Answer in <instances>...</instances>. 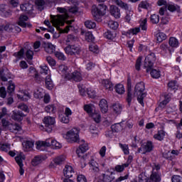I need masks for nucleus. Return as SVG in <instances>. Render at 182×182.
<instances>
[{
  "label": "nucleus",
  "instance_id": "36",
  "mask_svg": "<svg viewBox=\"0 0 182 182\" xmlns=\"http://www.w3.org/2000/svg\"><path fill=\"white\" fill-rule=\"evenodd\" d=\"M90 168L92 170V171L97 173L99 171V163L95 160H92L90 162Z\"/></svg>",
  "mask_w": 182,
  "mask_h": 182
},
{
  "label": "nucleus",
  "instance_id": "51",
  "mask_svg": "<svg viewBox=\"0 0 182 182\" xmlns=\"http://www.w3.org/2000/svg\"><path fill=\"white\" fill-rule=\"evenodd\" d=\"M45 110L47 113H56V107L53 105H49L46 107Z\"/></svg>",
  "mask_w": 182,
  "mask_h": 182
},
{
  "label": "nucleus",
  "instance_id": "31",
  "mask_svg": "<svg viewBox=\"0 0 182 182\" xmlns=\"http://www.w3.org/2000/svg\"><path fill=\"white\" fill-rule=\"evenodd\" d=\"M89 132L92 135V137H99V129L96 127V125H90Z\"/></svg>",
  "mask_w": 182,
  "mask_h": 182
},
{
  "label": "nucleus",
  "instance_id": "27",
  "mask_svg": "<svg viewBox=\"0 0 182 182\" xmlns=\"http://www.w3.org/2000/svg\"><path fill=\"white\" fill-rule=\"evenodd\" d=\"M28 75L33 76L34 79H36V82H41V77L38 74V71L33 67H30L28 69Z\"/></svg>",
  "mask_w": 182,
  "mask_h": 182
},
{
  "label": "nucleus",
  "instance_id": "50",
  "mask_svg": "<svg viewBox=\"0 0 182 182\" xmlns=\"http://www.w3.org/2000/svg\"><path fill=\"white\" fill-rule=\"evenodd\" d=\"M105 38H107V39H109V41H113V39H114V38H116V32L115 31H107L105 33Z\"/></svg>",
  "mask_w": 182,
  "mask_h": 182
},
{
  "label": "nucleus",
  "instance_id": "35",
  "mask_svg": "<svg viewBox=\"0 0 182 182\" xmlns=\"http://www.w3.org/2000/svg\"><path fill=\"white\" fill-rule=\"evenodd\" d=\"M166 132L161 129L158 131V132L154 135V139H155L156 140H159V141H161V140H164Z\"/></svg>",
  "mask_w": 182,
  "mask_h": 182
},
{
  "label": "nucleus",
  "instance_id": "47",
  "mask_svg": "<svg viewBox=\"0 0 182 182\" xmlns=\"http://www.w3.org/2000/svg\"><path fill=\"white\" fill-rule=\"evenodd\" d=\"M85 26L87 29H95L96 28V23L92 20H87L85 22Z\"/></svg>",
  "mask_w": 182,
  "mask_h": 182
},
{
  "label": "nucleus",
  "instance_id": "37",
  "mask_svg": "<svg viewBox=\"0 0 182 182\" xmlns=\"http://www.w3.org/2000/svg\"><path fill=\"white\" fill-rule=\"evenodd\" d=\"M56 47L52 44V43H47L45 45V50L47 53H53V51L55 50Z\"/></svg>",
  "mask_w": 182,
  "mask_h": 182
},
{
  "label": "nucleus",
  "instance_id": "43",
  "mask_svg": "<svg viewBox=\"0 0 182 182\" xmlns=\"http://www.w3.org/2000/svg\"><path fill=\"white\" fill-rule=\"evenodd\" d=\"M111 129L112 132L117 133L118 132H122V130H123V126H122V123H118L111 126Z\"/></svg>",
  "mask_w": 182,
  "mask_h": 182
},
{
  "label": "nucleus",
  "instance_id": "58",
  "mask_svg": "<svg viewBox=\"0 0 182 182\" xmlns=\"http://www.w3.org/2000/svg\"><path fill=\"white\" fill-rule=\"evenodd\" d=\"M119 147L120 149L122 150L124 154H129L130 152L129 151V145L127 144H119Z\"/></svg>",
  "mask_w": 182,
  "mask_h": 182
},
{
  "label": "nucleus",
  "instance_id": "54",
  "mask_svg": "<svg viewBox=\"0 0 182 182\" xmlns=\"http://www.w3.org/2000/svg\"><path fill=\"white\" fill-rule=\"evenodd\" d=\"M115 90L119 95H123L124 93V86L122 84H117L115 86Z\"/></svg>",
  "mask_w": 182,
  "mask_h": 182
},
{
  "label": "nucleus",
  "instance_id": "63",
  "mask_svg": "<svg viewBox=\"0 0 182 182\" xmlns=\"http://www.w3.org/2000/svg\"><path fill=\"white\" fill-rule=\"evenodd\" d=\"M89 50L90 52H93V53H99V47L96 44H91Z\"/></svg>",
  "mask_w": 182,
  "mask_h": 182
},
{
  "label": "nucleus",
  "instance_id": "34",
  "mask_svg": "<svg viewBox=\"0 0 182 182\" xmlns=\"http://www.w3.org/2000/svg\"><path fill=\"white\" fill-rule=\"evenodd\" d=\"M45 95V90L43 88H38L34 92V97L36 99H42L43 98V96Z\"/></svg>",
  "mask_w": 182,
  "mask_h": 182
},
{
  "label": "nucleus",
  "instance_id": "11",
  "mask_svg": "<svg viewBox=\"0 0 182 182\" xmlns=\"http://www.w3.org/2000/svg\"><path fill=\"white\" fill-rule=\"evenodd\" d=\"M15 160L19 166V174L23 176L25 170L23 169V160H25V155L23 153L18 154L16 157Z\"/></svg>",
  "mask_w": 182,
  "mask_h": 182
},
{
  "label": "nucleus",
  "instance_id": "26",
  "mask_svg": "<svg viewBox=\"0 0 182 182\" xmlns=\"http://www.w3.org/2000/svg\"><path fill=\"white\" fill-rule=\"evenodd\" d=\"M21 11L26 12V14H31L33 11V5L29 3H25L21 5L20 6Z\"/></svg>",
  "mask_w": 182,
  "mask_h": 182
},
{
  "label": "nucleus",
  "instance_id": "2",
  "mask_svg": "<svg viewBox=\"0 0 182 182\" xmlns=\"http://www.w3.org/2000/svg\"><path fill=\"white\" fill-rule=\"evenodd\" d=\"M107 12V6L105 4L93 5L92 7V15L96 22H102L103 16Z\"/></svg>",
  "mask_w": 182,
  "mask_h": 182
},
{
  "label": "nucleus",
  "instance_id": "6",
  "mask_svg": "<svg viewBox=\"0 0 182 182\" xmlns=\"http://www.w3.org/2000/svg\"><path fill=\"white\" fill-rule=\"evenodd\" d=\"M114 4L118 5L122 9H124L127 11V15L125 16V19L127 22H130L132 21V16H133V11H132V8L127 5V4L122 1L121 0H113Z\"/></svg>",
  "mask_w": 182,
  "mask_h": 182
},
{
  "label": "nucleus",
  "instance_id": "18",
  "mask_svg": "<svg viewBox=\"0 0 182 182\" xmlns=\"http://www.w3.org/2000/svg\"><path fill=\"white\" fill-rule=\"evenodd\" d=\"M70 68H68V66L65 65H61L58 67V73H60V75H62L63 76H64V77H65V79H68V76H69L70 73Z\"/></svg>",
  "mask_w": 182,
  "mask_h": 182
},
{
  "label": "nucleus",
  "instance_id": "39",
  "mask_svg": "<svg viewBox=\"0 0 182 182\" xmlns=\"http://www.w3.org/2000/svg\"><path fill=\"white\" fill-rule=\"evenodd\" d=\"M84 110L90 116V114L93 113V110H95V105L92 104H87L84 106Z\"/></svg>",
  "mask_w": 182,
  "mask_h": 182
},
{
  "label": "nucleus",
  "instance_id": "7",
  "mask_svg": "<svg viewBox=\"0 0 182 182\" xmlns=\"http://www.w3.org/2000/svg\"><path fill=\"white\" fill-rule=\"evenodd\" d=\"M43 123L46 126V132H47V133H52V130H53V126H55L56 120L55 119V117L48 116L43 118Z\"/></svg>",
  "mask_w": 182,
  "mask_h": 182
},
{
  "label": "nucleus",
  "instance_id": "28",
  "mask_svg": "<svg viewBox=\"0 0 182 182\" xmlns=\"http://www.w3.org/2000/svg\"><path fill=\"white\" fill-rule=\"evenodd\" d=\"M100 107L101 109L102 113H107L109 110V106L107 105V101L105 99H102L100 101Z\"/></svg>",
  "mask_w": 182,
  "mask_h": 182
},
{
  "label": "nucleus",
  "instance_id": "41",
  "mask_svg": "<svg viewBox=\"0 0 182 182\" xmlns=\"http://www.w3.org/2000/svg\"><path fill=\"white\" fill-rule=\"evenodd\" d=\"M46 86L48 90H52V89H53V81H52L50 75H48L46 77Z\"/></svg>",
  "mask_w": 182,
  "mask_h": 182
},
{
  "label": "nucleus",
  "instance_id": "48",
  "mask_svg": "<svg viewBox=\"0 0 182 182\" xmlns=\"http://www.w3.org/2000/svg\"><path fill=\"white\" fill-rule=\"evenodd\" d=\"M7 92L10 95L11 93H14V92H15V83L11 80L8 82Z\"/></svg>",
  "mask_w": 182,
  "mask_h": 182
},
{
  "label": "nucleus",
  "instance_id": "40",
  "mask_svg": "<svg viewBox=\"0 0 182 182\" xmlns=\"http://www.w3.org/2000/svg\"><path fill=\"white\" fill-rule=\"evenodd\" d=\"M168 11L170 12H180V7L174 4H168L167 5Z\"/></svg>",
  "mask_w": 182,
  "mask_h": 182
},
{
  "label": "nucleus",
  "instance_id": "56",
  "mask_svg": "<svg viewBox=\"0 0 182 182\" xmlns=\"http://www.w3.org/2000/svg\"><path fill=\"white\" fill-rule=\"evenodd\" d=\"M108 26L111 29L116 30V29H117V28H119V23H117V21H114L113 20H111L108 22Z\"/></svg>",
  "mask_w": 182,
  "mask_h": 182
},
{
  "label": "nucleus",
  "instance_id": "10",
  "mask_svg": "<svg viewBox=\"0 0 182 182\" xmlns=\"http://www.w3.org/2000/svg\"><path fill=\"white\" fill-rule=\"evenodd\" d=\"M156 61V55L154 53L148 55L144 61V68L146 69V72H150L153 68V63Z\"/></svg>",
  "mask_w": 182,
  "mask_h": 182
},
{
  "label": "nucleus",
  "instance_id": "12",
  "mask_svg": "<svg viewBox=\"0 0 182 182\" xmlns=\"http://www.w3.org/2000/svg\"><path fill=\"white\" fill-rule=\"evenodd\" d=\"M100 179H102V180L96 178L95 180V182H112L114 179V177L113 176L112 172L107 171L105 172V174L100 176Z\"/></svg>",
  "mask_w": 182,
  "mask_h": 182
},
{
  "label": "nucleus",
  "instance_id": "17",
  "mask_svg": "<svg viewBox=\"0 0 182 182\" xmlns=\"http://www.w3.org/2000/svg\"><path fill=\"white\" fill-rule=\"evenodd\" d=\"M46 159H48V156L46 155L36 156L32 159L31 164L32 166H39V164H41V163H43V161H45Z\"/></svg>",
  "mask_w": 182,
  "mask_h": 182
},
{
  "label": "nucleus",
  "instance_id": "52",
  "mask_svg": "<svg viewBox=\"0 0 182 182\" xmlns=\"http://www.w3.org/2000/svg\"><path fill=\"white\" fill-rule=\"evenodd\" d=\"M139 26L142 31L147 30V18H144L140 20Z\"/></svg>",
  "mask_w": 182,
  "mask_h": 182
},
{
  "label": "nucleus",
  "instance_id": "53",
  "mask_svg": "<svg viewBox=\"0 0 182 182\" xmlns=\"http://www.w3.org/2000/svg\"><path fill=\"white\" fill-rule=\"evenodd\" d=\"M151 76L154 79H159L160 76H161V74L160 73V70H156V69H152L151 71Z\"/></svg>",
  "mask_w": 182,
  "mask_h": 182
},
{
  "label": "nucleus",
  "instance_id": "55",
  "mask_svg": "<svg viewBox=\"0 0 182 182\" xmlns=\"http://www.w3.org/2000/svg\"><path fill=\"white\" fill-rule=\"evenodd\" d=\"M0 150H1V151H8V150H11V144L0 142Z\"/></svg>",
  "mask_w": 182,
  "mask_h": 182
},
{
  "label": "nucleus",
  "instance_id": "19",
  "mask_svg": "<svg viewBox=\"0 0 182 182\" xmlns=\"http://www.w3.org/2000/svg\"><path fill=\"white\" fill-rule=\"evenodd\" d=\"M64 177L67 178H70V177H73V174H75V169L73 167L69 165H66L63 169Z\"/></svg>",
  "mask_w": 182,
  "mask_h": 182
},
{
  "label": "nucleus",
  "instance_id": "5",
  "mask_svg": "<svg viewBox=\"0 0 182 182\" xmlns=\"http://www.w3.org/2000/svg\"><path fill=\"white\" fill-rule=\"evenodd\" d=\"M64 138L70 143H76V141H79V129L77 128H73L68 130L64 134Z\"/></svg>",
  "mask_w": 182,
  "mask_h": 182
},
{
  "label": "nucleus",
  "instance_id": "22",
  "mask_svg": "<svg viewBox=\"0 0 182 182\" xmlns=\"http://www.w3.org/2000/svg\"><path fill=\"white\" fill-rule=\"evenodd\" d=\"M109 12L112 16H114L116 19H119L122 15L120 14V9L116 6H110Z\"/></svg>",
  "mask_w": 182,
  "mask_h": 182
},
{
  "label": "nucleus",
  "instance_id": "59",
  "mask_svg": "<svg viewBox=\"0 0 182 182\" xmlns=\"http://www.w3.org/2000/svg\"><path fill=\"white\" fill-rule=\"evenodd\" d=\"M125 167H129V164H124L123 165H117L115 166V171H117V173H122L124 170Z\"/></svg>",
  "mask_w": 182,
  "mask_h": 182
},
{
  "label": "nucleus",
  "instance_id": "57",
  "mask_svg": "<svg viewBox=\"0 0 182 182\" xmlns=\"http://www.w3.org/2000/svg\"><path fill=\"white\" fill-rule=\"evenodd\" d=\"M87 94L91 99H95V97H96V90H95V89L88 88L87 90Z\"/></svg>",
  "mask_w": 182,
  "mask_h": 182
},
{
  "label": "nucleus",
  "instance_id": "4",
  "mask_svg": "<svg viewBox=\"0 0 182 182\" xmlns=\"http://www.w3.org/2000/svg\"><path fill=\"white\" fill-rule=\"evenodd\" d=\"M87 150H89V144H87L86 142H84L79 146L76 151V154H77L78 157H81V163H83L81 164L82 168L86 167V161H85V160L87 156H86L85 153H86Z\"/></svg>",
  "mask_w": 182,
  "mask_h": 182
},
{
  "label": "nucleus",
  "instance_id": "1",
  "mask_svg": "<svg viewBox=\"0 0 182 182\" xmlns=\"http://www.w3.org/2000/svg\"><path fill=\"white\" fill-rule=\"evenodd\" d=\"M69 4H73L74 7L71 8H62L58 7L57 11L60 15L51 16V23L53 26L56 28L59 31L60 33H69L72 26L70 24L73 22V20L66 21L70 16L69 14H76L77 12V6L79 1L77 0H65Z\"/></svg>",
  "mask_w": 182,
  "mask_h": 182
},
{
  "label": "nucleus",
  "instance_id": "38",
  "mask_svg": "<svg viewBox=\"0 0 182 182\" xmlns=\"http://www.w3.org/2000/svg\"><path fill=\"white\" fill-rule=\"evenodd\" d=\"M161 181V178L160 177V174L156 173H153L151 175V177L149 180V182H160Z\"/></svg>",
  "mask_w": 182,
  "mask_h": 182
},
{
  "label": "nucleus",
  "instance_id": "44",
  "mask_svg": "<svg viewBox=\"0 0 182 182\" xmlns=\"http://www.w3.org/2000/svg\"><path fill=\"white\" fill-rule=\"evenodd\" d=\"M150 4L147 1H141L138 6V11L141 12V9H149Z\"/></svg>",
  "mask_w": 182,
  "mask_h": 182
},
{
  "label": "nucleus",
  "instance_id": "9",
  "mask_svg": "<svg viewBox=\"0 0 182 182\" xmlns=\"http://www.w3.org/2000/svg\"><path fill=\"white\" fill-rule=\"evenodd\" d=\"M2 124L4 130H10V132H13L14 133H16V132H21V130H22V127L20 125L17 124L14 125L9 123L6 119H2Z\"/></svg>",
  "mask_w": 182,
  "mask_h": 182
},
{
  "label": "nucleus",
  "instance_id": "16",
  "mask_svg": "<svg viewBox=\"0 0 182 182\" xmlns=\"http://www.w3.org/2000/svg\"><path fill=\"white\" fill-rule=\"evenodd\" d=\"M151 150H153V143H151V141H146L144 143L141 149H139V153L145 154V153H147V151H151Z\"/></svg>",
  "mask_w": 182,
  "mask_h": 182
},
{
  "label": "nucleus",
  "instance_id": "8",
  "mask_svg": "<svg viewBox=\"0 0 182 182\" xmlns=\"http://www.w3.org/2000/svg\"><path fill=\"white\" fill-rule=\"evenodd\" d=\"M66 154H63L57 156L55 159H53V161L50 163V168H56V166H60L66 161Z\"/></svg>",
  "mask_w": 182,
  "mask_h": 182
},
{
  "label": "nucleus",
  "instance_id": "24",
  "mask_svg": "<svg viewBox=\"0 0 182 182\" xmlns=\"http://www.w3.org/2000/svg\"><path fill=\"white\" fill-rule=\"evenodd\" d=\"M80 33L85 36L87 42H93L95 41V36L90 31H85V30L82 29Z\"/></svg>",
  "mask_w": 182,
  "mask_h": 182
},
{
  "label": "nucleus",
  "instance_id": "30",
  "mask_svg": "<svg viewBox=\"0 0 182 182\" xmlns=\"http://www.w3.org/2000/svg\"><path fill=\"white\" fill-rule=\"evenodd\" d=\"M168 44L171 48H178L180 46V42L178 39L175 37H171L168 41Z\"/></svg>",
  "mask_w": 182,
  "mask_h": 182
},
{
  "label": "nucleus",
  "instance_id": "29",
  "mask_svg": "<svg viewBox=\"0 0 182 182\" xmlns=\"http://www.w3.org/2000/svg\"><path fill=\"white\" fill-rule=\"evenodd\" d=\"M102 85L104 87V89H106L107 90L112 91L113 90V83L109 80H103L102 81Z\"/></svg>",
  "mask_w": 182,
  "mask_h": 182
},
{
  "label": "nucleus",
  "instance_id": "3",
  "mask_svg": "<svg viewBox=\"0 0 182 182\" xmlns=\"http://www.w3.org/2000/svg\"><path fill=\"white\" fill-rule=\"evenodd\" d=\"M134 95L137 97V100L141 106H144V99L146 94L144 92V82H139L135 86Z\"/></svg>",
  "mask_w": 182,
  "mask_h": 182
},
{
  "label": "nucleus",
  "instance_id": "13",
  "mask_svg": "<svg viewBox=\"0 0 182 182\" xmlns=\"http://www.w3.org/2000/svg\"><path fill=\"white\" fill-rule=\"evenodd\" d=\"M64 50L67 55H76V53H80V46L77 45L68 46Z\"/></svg>",
  "mask_w": 182,
  "mask_h": 182
},
{
  "label": "nucleus",
  "instance_id": "45",
  "mask_svg": "<svg viewBox=\"0 0 182 182\" xmlns=\"http://www.w3.org/2000/svg\"><path fill=\"white\" fill-rule=\"evenodd\" d=\"M156 41L157 42H163V41H166L167 39V36L164 33L159 32L156 33Z\"/></svg>",
  "mask_w": 182,
  "mask_h": 182
},
{
  "label": "nucleus",
  "instance_id": "21",
  "mask_svg": "<svg viewBox=\"0 0 182 182\" xmlns=\"http://www.w3.org/2000/svg\"><path fill=\"white\" fill-rule=\"evenodd\" d=\"M23 117H25V114L22 112L18 111L16 109L12 112L11 119H13V120H16L17 122H21Z\"/></svg>",
  "mask_w": 182,
  "mask_h": 182
},
{
  "label": "nucleus",
  "instance_id": "60",
  "mask_svg": "<svg viewBox=\"0 0 182 182\" xmlns=\"http://www.w3.org/2000/svg\"><path fill=\"white\" fill-rule=\"evenodd\" d=\"M40 68L41 73H44V75H49V73H50V70H49V68L47 65H41Z\"/></svg>",
  "mask_w": 182,
  "mask_h": 182
},
{
  "label": "nucleus",
  "instance_id": "20",
  "mask_svg": "<svg viewBox=\"0 0 182 182\" xmlns=\"http://www.w3.org/2000/svg\"><path fill=\"white\" fill-rule=\"evenodd\" d=\"M22 145L24 151H31V150H33L35 141H33V140H26L22 143Z\"/></svg>",
  "mask_w": 182,
  "mask_h": 182
},
{
  "label": "nucleus",
  "instance_id": "42",
  "mask_svg": "<svg viewBox=\"0 0 182 182\" xmlns=\"http://www.w3.org/2000/svg\"><path fill=\"white\" fill-rule=\"evenodd\" d=\"M112 110L115 114L122 113V105L119 103H116L112 105Z\"/></svg>",
  "mask_w": 182,
  "mask_h": 182
},
{
  "label": "nucleus",
  "instance_id": "62",
  "mask_svg": "<svg viewBox=\"0 0 182 182\" xmlns=\"http://www.w3.org/2000/svg\"><path fill=\"white\" fill-rule=\"evenodd\" d=\"M151 22L152 23H159L160 22V17L157 14H153L151 16Z\"/></svg>",
  "mask_w": 182,
  "mask_h": 182
},
{
  "label": "nucleus",
  "instance_id": "14",
  "mask_svg": "<svg viewBox=\"0 0 182 182\" xmlns=\"http://www.w3.org/2000/svg\"><path fill=\"white\" fill-rule=\"evenodd\" d=\"M50 139H46V141H38L36 142V147L37 150L43 151L46 147H50Z\"/></svg>",
  "mask_w": 182,
  "mask_h": 182
},
{
  "label": "nucleus",
  "instance_id": "25",
  "mask_svg": "<svg viewBox=\"0 0 182 182\" xmlns=\"http://www.w3.org/2000/svg\"><path fill=\"white\" fill-rule=\"evenodd\" d=\"M17 97L20 100L26 102V100H29L31 99V95L28 91H21L17 95Z\"/></svg>",
  "mask_w": 182,
  "mask_h": 182
},
{
  "label": "nucleus",
  "instance_id": "64",
  "mask_svg": "<svg viewBox=\"0 0 182 182\" xmlns=\"http://www.w3.org/2000/svg\"><path fill=\"white\" fill-rule=\"evenodd\" d=\"M23 53H24L23 48H21L18 52L15 53L14 54V56H15V58H16L18 60L23 59Z\"/></svg>",
  "mask_w": 182,
  "mask_h": 182
},
{
  "label": "nucleus",
  "instance_id": "15",
  "mask_svg": "<svg viewBox=\"0 0 182 182\" xmlns=\"http://www.w3.org/2000/svg\"><path fill=\"white\" fill-rule=\"evenodd\" d=\"M68 80H75V82H80L82 80V74L77 70H75L72 73L70 70V74L67 76Z\"/></svg>",
  "mask_w": 182,
  "mask_h": 182
},
{
  "label": "nucleus",
  "instance_id": "32",
  "mask_svg": "<svg viewBox=\"0 0 182 182\" xmlns=\"http://www.w3.org/2000/svg\"><path fill=\"white\" fill-rule=\"evenodd\" d=\"M90 116V117H92V120L95 122V123H100L102 120V116L100 115V113L99 112L95 111Z\"/></svg>",
  "mask_w": 182,
  "mask_h": 182
},
{
  "label": "nucleus",
  "instance_id": "61",
  "mask_svg": "<svg viewBox=\"0 0 182 182\" xmlns=\"http://www.w3.org/2000/svg\"><path fill=\"white\" fill-rule=\"evenodd\" d=\"M59 119L61 123L68 124L69 123V121H70L69 117H68V115L60 114Z\"/></svg>",
  "mask_w": 182,
  "mask_h": 182
},
{
  "label": "nucleus",
  "instance_id": "23",
  "mask_svg": "<svg viewBox=\"0 0 182 182\" xmlns=\"http://www.w3.org/2000/svg\"><path fill=\"white\" fill-rule=\"evenodd\" d=\"M28 18L26 16H21L18 22L19 26H22V28H31L32 25L29 23H26Z\"/></svg>",
  "mask_w": 182,
  "mask_h": 182
},
{
  "label": "nucleus",
  "instance_id": "46",
  "mask_svg": "<svg viewBox=\"0 0 182 182\" xmlns=\"http://www.w3.org/2000/svg\"><path fill=\"white\" fill-rule=\"evenodd\" d=\"M2 19L0 18V31H11V25H9V23H2Z\"/></svg>",
  "mask_w": 182,
  "mask_h": 182
},
{
  "label": "nucleus",
  "instance_id": "33",
  "mask_svg": "<svg viewBox=\"0 0 182 182\" xmlns=\"http://www.w3.org/2000/svg\"><path fill=\"white\" fill-rule=\"evenodd\" d=\"M48 140H50V146L55 150H59V149H62V144H60L59 141L52 139H48Z\"/></svg>",
  "mask_w": 182,
  "mask_h": 182
},
{
  "label": "nucleus",
  "instance_id": "49",
  "mask_svg": "<svg viewBox=\"0 0 182 182\" xmlns=\"http://www.w3.org/2000/svg\"><path fill=\"white\" fill-rule=\"evenodd\" d=\"M139 32H140V28L136 27L134 28L129 30L125 35L126 36H129L130 35H137Z\"/></svg>",
  "mask_w": 182,
  "mask_h": 182
}]
</instances>
